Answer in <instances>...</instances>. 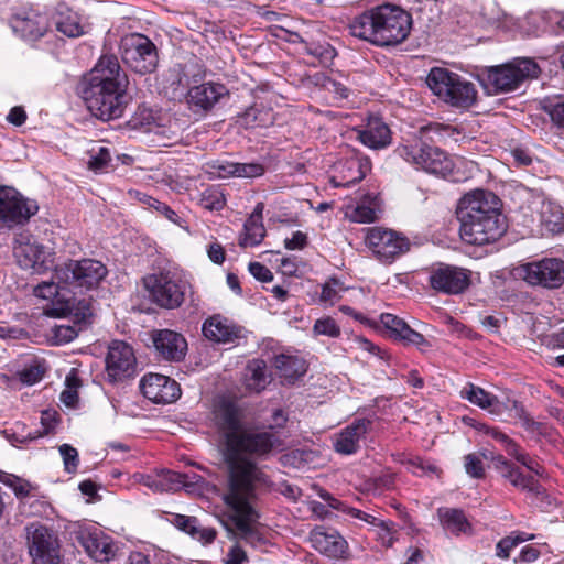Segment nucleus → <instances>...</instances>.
<instances>
[{
  "label": "nucleus",
  "instance_id": "obj_1",
  "mask_svg": "<svg viewBox=\"0 0 564 564\" xmlns=\"http://www.w3.org/2000/svg\"><path fill=\"white\" fill-rule=\"evenodd\" d=\"M214 423L224 440L229 468L227 488H254L265 484L264 474L250 457H263L282 445L272 432L253 430L242 421L240 409L220 400L215 404Z\"/></svg>",
  "mask_w": 564,
  "mask_h": 564
},
{
  "label": "nucleus",
  "instance_id": "obj_2",
  "mask_svg": "<svg viewBox=\"0 0 564 564\" xmlns=\"http://www.w3.org/2000/svg\"><path fill=\"white\" fill-rule=\"evenodd\" d=\"M129 80L115 55H102L83 79L80 98L89 112L102 121L122 117Z\"/></svg>",
  "mask_w": 564,
  "mask_h": 564
},
{
  "label": "nucleus",
  "instance_id": "obj_3",
  "mask_svg": "<svg viewBox=\"0 0 564 564\" xmlns=\"http://www.w3.org/2000/svg\"><path fill=\"white\" fill-rule=\"evenodd\" d=\"M462 239L470 245H488L506 230L501 202L492 192L476 189L466 194L457 208Z\"/></svg>",
  "mask_w": 564,
  "mask_h": 564
},
{
  "label": "nucleus",
  "instance_id": "obj_4",
  "mask_svg": "<svg viewBox=\"0 0 564 564\" xmlns=\"http://www.w3.org/2000/svg\"><path fill=\"white\" fill-rule=\"evenodd\" d=\"M412 28L409 12L384 4L357 15L349 24L350 34L377 46H393L405 41Z\"/></svg>",
  "mask_w": 564,
  "mask_h": 564
},
{
  "label": "nucleus",
  "instance_id": "obj_5",
  "mask_svg": "<svg viewBox=\"0 0 564 564\" xmlns=\"http://www.w3.org/2000/svg\"><path fill=\"white\" fill-rule=\"evenodd\" d=\"M257 490L254 488H227L223 501L227 506L236 527L237 535L253 547H260L265 539L259 531L258 513L253 507Z\"/></svg>",
  "mask_w": 564,
  "mask_h": 564
},
{
  "label": "nucleus",
  "instance_id": "obj_6",
  "mask_svg": "<svg viewBox=\"0 0 564 564\" xmlns=\"http://www.w3.org/2000/svg\"><path fill=\"white\" fill-rule=\"evenodd\" d=\"M426 84L434 95L453 107L469 108L477 98V90L471 82L446 68H432Z\"/></svg>",
  "mask_w": 564,
  "mask_h": 564
},
{
  "label": "nucleus",
  "instance_id": "obj_7",
  "mask_svg": "<svg viewBox=\"0 0 564 564\" xmlns=\"http://www.w3.org/2000/svg\"><path fill=\"white\" fill-rule=\"evenodd\" d=\"M539 65L528 57L492 66L487 72L486 85L490 93H510L518 89L524 82L536 78Z\"/></svg>",
  "mask_w": 564,
  "mask_h": 564
},
{
  "label": "nucleus",
  "instance_id": "obj_8",
  "mask_svg": "<svg viewBox=\"0 0 564 564\" xmlns=\"http://www.w3.org/2000/svg\"><path fill=\"white\" fill-rule=\"evenodd\" d=\"M395 153L416 169L442 177L449 175L453 170V161L444 151L417 138L400 144Z\"/></svg>",
  "mask_w": 564,
  "mask_h": 564
},
{
  "label": "nucleus",
  "instance_id": "obj_9",
  "mask_svg": "<svg viewBox=\"0 0 564 564\" xmlns=\"http://www.w3.org/2000/svg\"><path fill=\"white\" fill-rule=\"evenodd\" d=\"M107 275V268L98 260H69L54 270V278L70 291H87L99 285Z\"/></svg>",
  "mask_w": 564,
  "mask_h": 564
},
{
  "label": "nucleus",
  "instance_id": "obj_10",
  "mask_svg": "<svg viewBox=\"0 0 564 564\" xmlns=\"http://www.w3.org/2000/svg\"><path fill=\"white\" fill-rule=\"evenodd\" d=\"M144 286L153 303L173 310L184 302L187 282L180 274L166 271L147 276Z\"/></svg>",
  "mask_w": 564,
  "mask_h": 564
},
{
  "label": "nucleus",
  "instance_id": "obj_11",
  "mask_svg": "<svg viewBox=\"0 0 564 564\" xmlns=\"http://www.w3.org/2000/svg\"><path fill=\"white\" fill-rule=\"evenodd\" d=\"M365 232L366 246L382 263H392L410 250V240L393 229L375 226L366 228Z\"/></svg>",
  "mask_w": 564,
  "mask_h": 564
},
{
  "label": "nucleus",
  "instance_id": "obj_12",
  "mask_svg": "<svg viewBox=\"0 0 564 564\" xmlns=\"http://www.w3.org/2000/svg\"><path fill=\"white\" fill-rule=\"evenodd\" d=\"M512 273L529 285L557 289L564 283V261L558 258H544L520 264L513 268Z\"/></svg>",
  "mask_w": 564,
  "mask_h": 564
},
{
  "label": "nucleus",
  "instance_id": "obj_13",
  "mask_svg": "<svg viewBox=\"0 0 564 564\" xmlns=\"http://www.w3.org/2000/svg\"><path fill=\"white\" fill-rule=\"evenodd\" d=\"M121 57L133 72L150 74L158 66V51L153 42L143 34H128L121 40Z\"/></svg>",
  "mask_w": 564,
  "mask_h": 564
},
{
  "label": "nucleus",
  "instance_id": "obj_14",
  "mask_svg": "<svg viewBox=\"0 0 564 564\" xmlns=\"http://www.w3.org/2000/svg\"><path fill=\"white\" fill-rule=\"evenodd\" d=\"M133 479L153 492L177 491L180 489L193 492L196 488H203L205 482L200 475L181 474L167 469L155 470L150 474L137 473L133 475Z\"/></svg>",
  "mask_w": 564,
  "mask_h": 564
},
{
  "label": "nucleus",
  "instance_id": "obj_15",
  "mask_svg": "<svg viewBox=\"0 0 564 564\" xmlns=\"http://www.w3.org/2000/svg\"><path fill=\"white\" fill-rule=\"evenodd\" d=\"M13 253L20 268L33 274H43L54 265V252L29 234L17 236Z\"/></svg>",
  "mask_w": 564,
  "mask_h": 564
},
{
  "label": "nucleus",
  "instance_id": "obj_16",
  "mask_svg": "<svg viewBox=\"0 0 564 564\" xmlns=\"http://www.w3.org/2000/svg\"><path fill=\"white\" fill-rule=\"evenodd\" d=\"M29 553L34 564H58L61 545L53 530L39 523L25 528Z\"/></svg>",
  "mask_w": 564,
  "mask_h": 564
},
{
  "label": "nucleus",
  "instance_id": "obj_17",
  "mask_svg": "<svg viewBox=\"0 0 564 564\" xmlns=\"http://www.w3.org/2000/svg\"><path fill=\"white\" fill-rule=\"evenodd\" d=\"M36 202L25 199L12 187L0 186V221L23 224L37 213Z\"/></svg>",
  "mask_w": 564,
  "mask_h": 564
},
{
  "label": "nucleus",
  "instance_id": "obj_18",
  "mask_svg": "<svg viewBox=\"0 0 564 564\" xmlns=\"http://www.w3.org/2000/svg\"><path fill=\"white\" fill-rule=\"evenodd\" d=\"M471 272L465 268L441 264L431 271L429 281L437 292L445 294H460L468 289L471 282Z\"/></svg>",
  "mask_w": 564,
  "mask_h": 564
},
{
  "label": "nucleus",
  "instance_id": "obj_19",
  "mask_svg": "<svg viewBox=\"0 0 564 564\" xmlns=\"http://www.w3.org/2000/svg\"><path fill=\"white\" fill-rule=\"evenodd\" d=\"M135 362L134 351L129 344L122 340L111 341L106 357V371L111 381L132 377Z\"/></svg>",
  "mask_w": 564,
  "mask_h": 564
},
{
  "label": "nucleus",
  "instance_id": "obj_20",
  "mask_svg": "<svg viewBox=\"0 0 564 564\" xmlns=\"http://www.w3.org/2000/svg\"><path fill=\"white\" fill-rule=\"evenodd\" d=\"M370 169L371 163L368 158L352 153L334 164L330 183L334 187H349L360 182Z\"/></svg>",
  "mask_w": 564,
  "mask_h": 564
},
{
  "label": "nucleus",
  "instance_id": "obj_21",
  "mask_svg": "<svg viewBox=\"0 0 564 564\" xmlns=\"http://www.w3.org/2000/svg\"><path fill=\"white\" fill-rule=\"evenodd\" d=\"M142 394L153 403H172L181 397L180 384L170 377L149 373L140 381Z\"/></svg>",
  "mask_w": 564,
  "mask_h": 564
},
{
  "label": "nucleus",
  "instance_id": "obj_22",
  "mask_svg": "<svg viewBox=\"0 0 564 564\" xmlns=\"http://www.w3.org/2000/svg\"><path fill=\"white\" fill-rule=\"evenodd\" d=\"M370 419H356L334 436V449L343 455H351L359 451L361 442L370 432Z\"/></svg>",
  "mask_w": 564,
  "mask_h": 564
},
{
  "label": "nucleus",
  "instance_id": "obj_23",
  "mask_svg": "<svg viewBox=\"0 0 564 564\" xmlns=\"http://www.w3.org/2000/svg\"><path fill=\"white\" fill-rule=\"evenodd\" d=\"M77 540L86 553L97 562H109L115 558L118 552V546L113 540L97 529L93 531L80 530Z\"/></svg>",
  "mask_w": 564,
  "mask_h": 564
},
{
  "label": "nucleus",
  "instance_id": "obj_24",
  "mask_svg": "<svg viewBox=\"0 0 564 564\" xmlns=\"http://www.w3.org/2000/svg\"><path fill=\"white\" fill-rule=\"evenodd\" d=\"M492 462L495 463V468L500 476L517 489L527 491L534 496H541L544 494V489L532 476H525L519 467L511 464L502 455L492 457Z\"/></svg>",
  "mask_w": 564,
  "mask_h": 564
},
{
  "label": "nucleus",
  "instance_id": "obj_25",
  "mask_svg": "<svg viewBox=\"0 0 564 564\" xmlns=\"http://www.w3.org/2000/svg\"><path fill=\"white\" fill-rule=\"evenodd\" d=\"M229 90L220 83H203L193 86L187 91V102L198 110L208 111L214 108L223 98L227 97Z\"/></svg>",
  "mask_w": 564,
  "mask_h": 564
},
{
  "label": "nucleus",
  "instance_id": "obj_26",
  "mask_svg": "<svg viewBox=\"0 0 564 564\" xmlns=\"http://www.w3.org/2000/svg\"><path fill=\"white\" fill-rule=\"evenodd\" d=\"M152 339L155 349L166 360L180 361L186 355L187 341L180 333L160 329L153 333Z\"/></svg>",
  "mask_w": 564,
  "mask_h": 564
},
{
  "label": "nucleus",
  "instance_id": "obj_27",
  "mask_svg": "<svg viewBox=\"0 0 564 564\" xmlns=\"http://www.w3.org/2000/svg\"><path fill=\"white\" fill-rule=\"evenodd\" d=\"M310 539L313 547L328 557L343 558L347 554L348 544L336 530L318 528Z\"/></svg>",
  "mask_w": 564,
  "mask_h": 564
},
{
  "label": "nucleus",
  "instance_id": "obj_28",
  "mask_svg": "<svg viewBox=\"0 0 564 564\" xmlns=\"http://www.w3.org/2000/svg\"><path fill=\"white\" fill-rule=\"evenodd\" d=\"M204 336L218 344L234 343L242 336V328L220 315L207 318L202 327Z\"/></svg>",
  "mask_w": 564,
  "mask_h": 564
},
{
  "label": "nucleus",
  "instance_id": "obj_29",
  "mask_svg": "<svg viewBox=\"0 0 564 564\" xmlns=\"http://www.w3.org/2000/svg\"><path fill=\"white\" fill-rule=\"evenodd\" d=\"M11 26L14 33L22 39L35 41L44 35L47 29L46 18L34 11L17 14L11 20Z\"/></svg>",
  "mask_w": 564,
  "mask_h": 564
},
{
  "label": "nucleus",
  "instance_id": "obj_30",
  "mask_svg": "<svg viewBox=\"0 0 564 564\" xmlns=\"http://www.w3.org/2000/svg\"><path fill=\"white\" fill-rule=\"evenodd\" d=\"M170 522L203 545L213 543L217 536L214 528L202 525L196 517L173 513Z\"/></svg>",
  "mask_w": 564,
  "mask_h": 564
},
{
  "label": "nucleus",
  "instance_id": "obj_31",
  "mask_svg": "<svg viewBox=\"0 0 564 564\" xmlns=\"http://www.w3.org/2000/svg\"><path fill=\"white\" fill-rule=\"evenodd\" d=\"M380 322L389 330L391 337L402 340L408 345L422 346L426 343L422 334L412 329L403 319L393 314H381Z\"/></svg>",
  "mask_w": 564,
  "mask_h": 564
},
{
  "label": "nucleus",
  "instance_id": "obj_32",
  "mask_svg": "<svg viewBox=\"0 0 564 564\" xmlns=\"http://www.w3.org/2000/svg\"><path fill=\"white\" fill-rule=\"evenodd\" d=\"M52 22L56 30L68 37H77L84 34V25L80 17L65 3H58L52 15Z\"/></svg>",
  "mask_w": 564,
  "mask_h": 564
},
{
  "label": "nucleus",
  "instance_id": "obj_33",
  "mask_svg": "<svg viewBox=\"0 0 564 564\" xmlns=\"http://www.w3.org/2000/svg\"><path fill=\"white\" fill-rule=\"evenodd\" d=\"M437 517L443 529L453 535H470L473 533V527L460 509L438 508Z\"/></svg>",
  "mask_w": 564,
  "mask_h": 564
},
{
  "label": "nucleus",
  "instance_id": "obj_34",
  "mask_svg": "<svg viewBox=\"0 0 564 564\" xmlns=\"http://www.w3.org/2000/svg\"><path fill=\"white\" fill-rule=\"evenodd\" d=\"M359 140L371 149H381L390 144L389 127L379 118H371L359 131Z\"/></svg>",
  "mask_w": 564,
  "mask_h": 564
},
{
  "label": "nucleus",
  "instance_id": "obj_35",
  "mask_svg": "<svg viewBox=\"0 0 564 564\" xmlns=\"http://www.w3.org/2000/svg\"><path fill=\"white\" fill-rule=\"evenodd\" d=\"M217 177H258L264 173V167L258 163H235L218 161L214 164Z\"/></svg>",
  "mask_w": 564,
  "mask_h": 564
},
{
  "label": "nucleus",
  "instance_id": "obj_36",
  "mask_svg": "<svg viewBox=\"0 0 564 564\" xmlns=\"http://www.w3.org/2000/svg\"><path fill=\"white\" fill-rule=\"evenodd\" d=\"M460 397L484 410H488L492 414L500 413L501 404H500L498 398L496 395L485 391L482 388H480L478 386H475L473 383H467L460 390Z\"/></svg>",
  "mask_w": 564,
  "mask_h": 564
},
{
  "label": "nucleus",
  "instance_id": "obj_37",
  "mask_svg": "<svg viewBox=\"0 0 564 564\" xmlns=\"http://www.w3.org/2000/svg\"><path fill=\"white\" fill-rule=\"evenodd\" d=\"M274 367L280 376L289 381L303 376L306 372V361L297 356L279 355L274 358Z\"/></svg>",
  "mask_w": 564,
  "mask_h": 564
},
{
  "label": "nucleus",
  "instance_id": "obj_38",
  "mask_svg": "<svg viewBox=\"0 0 564 564\" xmlns=\"http://www.w3.org/2000/svg\"><path fill=\"white\" fill-rule=\"evenodd\" d=\"M509 416L517 419L521 426L533 436H546L550 426L545 423L534 421L518 401H513L509 408Z\"/></svg>",
  "mask_w": 564,
  "mask_h": 564
},
{
  "label": "nucleus",
  "instance_id": "obj_39",
  "mask_svg": "<svg viewBox=\"0 0 564 564\" xmlns=\"http://www.w3.org/2000/svg\"><path fill=\"white\" fill-rule=\"evenodd\" d=\"M377 197L366 196L357 205H347L345 215L354 223L367 224L377 219Z\"/></svg>",
  "mask_w": 564,
  "mask_h": 564
},
{
  "label": "nucleus",
  "instance_id": "obj_40",
  "mask_svg": "<svg viewBox=\"0 0 564 564\" xmlns=\"http://www.w3.org/2000/svg\"><path fill=\"white\" fill-rule=\"evenodd\" d=\"M540 223L547 232L558 234L564 231V213L562 208L553 203H542Z\"/></svg>",
  "mask_w": 564,
  "mask_h": 564
},
{
  "label": "nucleus",
  "instance_id": "obj_41",
  "mask_svg": "<svg viewBox=\"0 0 564 564\" xmlns=\"http://www.w3.org/2000/svg\"><path fill=\"white\" fill-rule=\"evenodd\" d=\"M86 314L83 313L80 319L70 323L69 319H62L52 327L53 339L56 344H67L77 337L83 329Z\"/></svg>",
  "mask_w": 564,
  "mask_h": 564
},
{
  "label": "nucleus",
  "instance_id": "obj_42",
  "mask_svg": "<svg viewBox=\"0 0 564 564\" xmlns=\"http://www.w3.org/2000/svg\"><path fill=\"white\" fill-rule=\"evenodd\" d=\"M496 457L491 452L479 451L464 456V468L468 476L475 479H482L486 475L485 460H492Z\"/></svg>",
  "mask_w": 564,
  "mask_h": 564
},
{
  "label": "nucleus",
  "instance_id": "obj_43",
  "mask_svg": "<svg viewBox=\"0 0 564 564\" xmlns=\"http://www.w3.org/2000/svg\"><path fill=\"white\" fill-rule=\"evenodd\" d=\"M247 387L250 390L260 392L268 383L267 366L263 360H252L247 368Z\"/></svg>",
  "mask_w": 564,
  "mask_h": 564
},
{
  "label": "nucleus",
  "instance_id": "obj_44",
  "mask_svg": "<svg viewBox=\"0 0 564 564\" xmlns=\"http://www.w3.org/2000/svg\"><path fill=\"white\" fill-rule=\"evenodd\" d=\"M137 198L140 203H142L143 205L148 206L151 209L156 210L160 215L164 216L171 223L182 228L184 227L182 217H180L177 213L165 203H162L159 199L143 193H137Z\"/></svg>",
  "mask_w": 564,
  "mask_h": 564
},
{
  "label": "nucleus",
  "instance_id": "obj_45",
  "mask_svg": "<svg viewBox=\"0 0 564 564\" xmlns=\"http://www.w3.org/2000/svg\"><path fill=\"white\" fill-rule=\"evenodd\" d=\"M198 204L206 210L218 212L226 205L224 193L218 187H208L199 194Z\"/></svg>",
  "mask_w": 564,
  "mask_h": 564
},
{
  "label": "nucleus",
  "instance_id": "obj_46",
  "mask_svg": "<svg viewBox=\"0 0 564 564\" xmlns=\"http://www.w3.org/2000/svg\"><path fill=\"white\" fill-rule=\"evenodd\" d=\"M243 229L245 235L239 242L242 247L258 246L265 236V228L262 221L247 219Z\"/></svg>",
  "mask_w": 564,
  "mask_h": 564
},
{
  "label": "nucleus",
  "instance_id": "obj_47",
  "mask_svg": "<svg viewBox=\"0 0 564 564\" xmlns=\"http://www.w3.org/2000/svg\"><path fill=\"white\" fill-rule=\"evenodd\" d=\"M271 119L269 111L260 110L257 107H250L239 116L238 122L246 129H249L265 126L271 122Z\"/></svg>",
  "mask_w": 564,
  "mask_h": 564
},
{
  "label": "nucleus",
  "instance_id": "obj_48",
  "mask_svg": "<svg viewBox=\"0 0 564 564\" xmlns=\"http://www.w3.org/2000/svg\"><path fill=\"white\" fill-rule=\"evenodd\" d=\"M534 539L533 534H528L524 532H513L511 535H508L500 540L496 547V553L501 558H508L510 555V551L516 547L518 544Z\"/></svg>",
  "mask_w": 564,
  "mask_h": 564
},
{
  "label": "nucleus",
  "instance_id": "obj_49",
  "mask_svg": "<svg viewBox=\"0 0 564 564\" xmlns=\"http://www.w3.org/2000/svg\"><path fill=\"white\" fill-rule=\"evenodd\" d=\"M0 482L11 488L18 498L28 497L34 487L25 479H22L15 475L1 473Z\"/></svg>",
  "mask_w": 564,
  "mask_h": 564
},
{
  "label": "nucleus",
  "instance_id": "obj_50",
  "mask_svg": "<svg viewBox=\"0 0 564 564\" xmlns=\"http://www.w3.org/2000/svg\"><path fill=\"white\" fill-rule=\"evenodd\" d=\"M89 153H90V158L88 161V166L90 170H93L95 172L104 171L108 166V164L111 160L109 149L104 145H98V144L94 145L89 150Z\"/></svg>",
  "mask_w": 564,
  "mask_h": 564
},
{
  "label": "nucleus",
  "instance_id": "obj_51",
  "mask_svg": "<svg viewBox=\"0 0 564 564\" xmlns=\"http://www.w3.org/2000/svg\"><path fill=\"white\" fill-rule=\"evenodd\" d=\"M510 456L536 476H545V468L535 458L523 452L519 445Z\"/></svg>",
  "mask_w": 564,
  "mask_h": 564
},
{
  "label": "nucleus",
  "instance_id": "obj_52",
  "mask_svg": "<svg viewBox=\"0 0 564 564\" xmlns=\"http://www.w3.org/2000/svg\"><path fill=\"white\" fill-rule=\"evenodd\" d=\"M63 459L64 469L68 474H75L79 465L78 451L69 444H63L58 447Z\"/></svg>",
  "mask_w": 564,
  "mask_h": 564
},
{
  "label": "nucleus",
  "instance_id": "obj_53",
  "mask_svg": "<svg viewBox=\"0 0 564 564\" xmlns=\"http://www.w3.org/2000/svg\"><path fill=\"white\" fill-rule=\"evenodd\" d=\"M313 332L316 335H324L332 338H337L340 336V327L332 317H323L317 319L314 323Z\"/></svg>",
  "mask_w": 564,
  "mask_h": 564
},
{
  "label": "nucleus",
  "instance_id": "obj_54",
  "mask_svg": "<svg viewBox=\"0 0 564 564\" xmlns=\"http://www.w3.org/2000/svg\"><path fill=\"white\" fill-rule=\"evenodd\" d=\"M344 291L345 289L341 284L337 280L332 279L323 285L321 301L333 305L341 299V292Z\"/></svg>",
  "mask_w": 564,
  "mask_h": 564
},
{
  "label": "nucleus",
  "instance_id": "obj_55",
  "mask_svg": "<svg viewBox=\"0 0 564 564\" xmlns=\"http://www.w3.org/2000/svg\"><path fill=\"white\" fill-rule=\"evenodd\" d=\"M484 432L495 441L499 442L505 447V451L509 456L514 453V449L518 447V444L512 438L496 427L484 426Z\"/></svg>",
  "mask_w": 564,
  "mask_h": 564
},
{
  "label": "nucleus",
  "instance_id": "obj_56",
  "mask_svg": "<svg viewBox=\"0 0 564 564\" xmlns=\"http://www.w3.org/2000/svg\"><path fill=\"white\" fill-rule=\"evenodd\" d=\"M54 281L43 282L34 288V295L44 300H50L58 295L59 289H66L54 276Z\"/></svg>",
  "mask_w": 564,
  "mask_h": 564
},
{
  "label": "nucleus",
  "instance_id": "obj_57",
  "mask_svg": "<svg viewBox=\"0 0 564 564\" xmlns=\"http://www.w3.org/2000/svg\"><path fill=\"white\" fill-rule=\"evenodd\" d=\"M373 527L377 528V535L382 545L391 546L394 542V531L392 523L377 519V524H373Z\"/></svg>",
  "mask_w": 564,
  "mask_h": 564
},
{
  "label": "nucleus",
  "instance_id": "obj_58",
  "mask_svg": "<svg viewBox=\"0 0 564 564\" xmlns=\"http://www.w3.org/2000/svg\"><path fill=\"white\" fill-rule=\"evenodd\" d=\"M249 272L261 282H270L273 280L272 272L260 262H250Z\"/></svg>",
  "mask_w": 564,
  "mask_h": 564
},
{
  "label": "nucleus",
  "instance_id": "obj_59",
  "mask_svg": "<svg viewBox=\"0 0 564 564\" xmlns=\"http://www.w3.org/2000/svg\"><path fill=\"white\" fill-rule=\"evenodd\" d=\"M41 425L43 431L37 435L32 436L31 438H36L43 435L48 434L55 429L56 425V412L53 411H43L41 413Z\"/></svg>",
  "mask_w": 564,
  "mask_h": 564
},
{
  "label": "nucleus",
  "instance_id": "obj_60",
  "mask_svg": "<svg viewBox=\"0 0 564 564\" xmlns=\"http://www.w3.org/2000/svg\"><path fill=\"white\" fill-rule=\"evenodd\" d=\"M76 381L77 379L67 377L66 383L68 389L61 393V401L67 406H74L77 402V392L72 389L73 387H76Z\"/></svg>",
  "mask_w": 564,
  "mask_h": 564
},
{
  "label": "nucleus",
  "instance_id": "obj_61",
  "mask_svg": "<svg viewBox=\"0 0 564 564\" xmlns=\"http://www.w3.org/2000/svg\"><path fill=\"white\" fill-rule=\"evenodd\" d=\"M344 513L350 516L351 518L359 519L366 523H369L371 525L377 524V518L372 514H369L362 510H359L357 508H352L349 506L344 505L341 510Z\"/></svg>",
  "mask_w": 564,
  "mask_h": 564
},
{
  "label": "nucleus",
  "instance_id": "obj_62",
  "mask_svg": "<svg viewBox=\"0 0 564 564\" xmlns=\"http://www.w3.org/2000/svg\"><path fill=\"white\" fill-rule=\"evenodd\" d=\"M323 86L327 91L335 93L341 99L348 97L349 89L343 83L334 78H326L323 83Z\"/></svg>",
  "mask_w": 564,
  "mask_h": 564
},
{
  "label": "nucleus",
  "instance_id": "obj_63",
  "mask_svg": "<svg viewBox=\"0 0 564 564\" xmlns=\"http://www.w3.org/2000/svg\"><path fill=\"white\" fill-rule=\"evenodd\" d=\"M247 560L248 558L246 552L239 545L236 544L228 551L225 563L243 564L245 562H247Z\"/></svg>",
  "mask_w": 564,
  "mask_h": 564
},
{
  "label": "nucleus",
  "instance_id": "obj_64",
  "mask_svg": "<svg viewBox=\"0 0 564 564\" xmlns=\"http://www.w3.org/2000/svg\"><path fill=\"white\" fill-rule=\"evenodd\" d=\"M549 112L552 121L556 126L564 128V100L552 105Z\"/></svg>",
  "mask_w": 564,
  "mask_h": 564
}]
</instances>
